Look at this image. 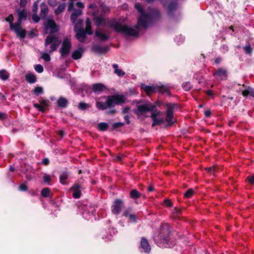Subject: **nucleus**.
Masks as SVG:
<instances>
[{"label": "nucleus", "instance_id": "16", "mask_svg": "<svg viewBox=\"0 0 254 254\" xmlns=\"http://www.w3.org/2000/svg\"><path fill=\"white\" fill-rule=\"evenodd\" d=\"M140 244L141 248L144 250L145 253H149L150 251L151 246L146 238L144 237L141 238Z\"/></svg>", "mask_w": 254, "mask_h": 254}, {"label": "nucleus", "instance_id": "7", "mask_svg": "<svg viewBox=\"0 0 254 254\" xmlns=\"http://www.w3.org/2000/svg\"><path fill=\"white\" fill-rule=\"evenodd\" d=\"M93 20L95 25L99 27L105 25L106 18L103 13L99 14V10H96L93 12Z\"/></svg>", "mask_w": 254, "mask_h": 254}, {"label": "nucleus", "instance_id": "63", "mask_svg": "<svg viewBox=\"0 0 254 254\" xmlns=\"http://www.w3.org/2000/svg\"><path fill=\"white\" fill-rule=\"evenodd\" d=\"M153 112L152 113L151 118H152V120H154V119H156L157 116L160 113L159 112H158L157 113L155 112V111H153Z\"/></svg>", "mask_w": 254, "mask_h": 254}, {"label": "nucleus", "instance_id": "12", "mask_svg": "<svg viewBox=\"0 0 254 254\" xmlns=\"http://www.w3.org/2000/svg\"><path fill=\"white\" fill-rule=\"evenodd\" d=\"M141 88L143 90L148 96L150 95L153 93L157 92V89H158V88L157 87V85H153L149 86L143 83L141 84Z\"/></svg>", "mask_w": 254, "mask_h": 254}, {"label": "nucleus", "instance_id": "50", "mask_svg": "<svg viewBox=\"0 0 254 254\" xmlns=\"http://www.w3.org/2000/svg\"><path fill=\"white\" fill-rule=\"evenodd\" d=\"M163 121L161 119H154L153 120V123L152 124V127H155L157 125H160L162 123Z\"/></svg>", "mask_w": 254, "mask_h": 254}, {"label": "nucleus", "instance_id": "29", "mask_svg": "<svg viewBox=\"0 0 254 254\" xmlns=\"http://www.w3.org/2000/svg\"><path fill=\"white\" fill-rule=\"evenodd\" d=\"M130 197L133 199H136L140 197L141 194L136 189L131 190L129 193Z\"/></svg>", "mask_w": 254, "mask_h": 254}, {"label": "nucleus", "instance_id": "37", "mask_svg": "<svg viewBox=\"0 0 254 254\" xmlns=\"http://www.w3.org/2000/svg\"><path fill=\"white\" fill-rule=\"evenodd\" d=\"M40 104L45 107H48L49 106L50 101L48 100L44 99L43 98H40L38 100Z\"/></svg>", "mask_w": 254, "mask_h": 254}, {"label": "nucleus", "instance_id": "38", "mask_svg": "<svg viewBox=\"0 0 254 254\" xmlns=\"http://www.w3.org/2000/svg\"><path fill=\"white\" fill-rule=\"evenodd\" d=\"M138 217L135 214H130L128 217V222L132 223H136Z\"/></svg>", "mask_w": 254, "mask_h": 254}, {"label": "nucleus", "instance_id": "17", "mask_svg": "<svg viewBox=\"0 0 254 254\" xmlns=\"http://www.w3.org/2000/svg\"><path fill=\"white\" fill-rule=\"evenodd\" d=\"M57 104L59 107L64 109L67 107L68 101L66 98L61 96L58 99Z\"/></svg>", "mask_w": 254, "mask_h": 254}, {"label": "nucleus", "instance_id": "42", "mask_svg": "<svg viewBox=\"0 0 254 254\" xmlns=\"http://www.w3.org/2000/svg\"><path fill=\"white\" fill-rule=\"evenodd\" d=\"M22 20V19L18 18L17 21L14 24L13 23V27L11 29L21 27Z\"/></svg>", "mask_w": 254, "mask_h": 254}, {"label": "nucleus", "instance_id": "64", "mask_svg": "<svg viewBox=\"0 0 254 254\" xmlns=\"http://www.w3.org/2000/svg\"><path fill=\"white\" fill-rule=\"evenodd\" d=\"M28 36L29 38H33V37L37 36V34H36L33 30H32L29 32Z\"/></svg>", "mask_w": 254, "mask_h": 254}, {"label": "nucleus", "instance_id": "27", "mask_svg": "<svg viewBox=\"0 0 254 254\" xmlns=\"http://www.w3.org/2000/svg\"><path fill=\"white\" fill-rule=\"evenodd\" d=\"M97 128L101 131H105L109 128V125L106 123L101 122L98 124Z\"/></svg>", "mask_w": 254, "mask_h": 254}, {"label": "nucleus", "instance_id": "8", "mask_svg": "<svg viewBox=\"0 0 254 254\" xmlns=\"http://www.w3.org/2000/svg\"><path fill=\"white\" fill-rule=\"evenodd\" d=\"M112 212L114 214H119L122 210L125 208L124 202L120 199H116L112 205Z\"/></svg>", "mask_w": 254, "mask_h": 254}, {"label": "nucleus", "instance_id": "28", "mask_svg": "<svg viewBox=\"0 0 254 254\" xmlns=\"http://www.w3.org/2000/svg\"><path fill=\"white\" fill-rule=\"evenodd\" d=\"M41 195L43 197H48L52 195V193L51 192L50 189L49 188H44L41 191Z\"/></svg>", "mask_w": 254, "mask_h": 254}, {"label": "nucleus", "instance_id": "34", "mask_svg": "<svg viewBox=\"0 0 254 254\" xmlns=\"http://www.w3.org/2000/svg\"><path fill=\"white\" fill-rule=\"evenodd\" d=\"M14 20L13 16L12 14H10L5 18V20L8 22L9 23V28L11 30V29L13 27V21Z\"/></svg>", "mask_w": 254, "mask_h": 254}, {"label": "nucleus", "instance_id": "36", "mask_svg": "<svg viewBox=\"0 0 254 254\" xmlns=\"http://www.w3.org/2000/svg\"><path fill=\"white\" fill-rule=\"evenodd\" d=\"M33 106L35 108L38 109V110L39 112H41L42 113H45L46 112L45 107H44V106H43V105H42L41 104H39L38 103H34L33 104Z\"/></svg>", "mask_w": 254, "mask_h": 254}, {"label": "nucleus", "instance_id": "51", "mask_svg": "<svg viewBox=\"0 0 254 254\" xmlns=\"http://www.w3.org/2000/svg\"><path fill=\"white\" fill-rule=\"evenodd\" d=\"M246 53L248 54H251L252 52V48H251L250 44L244 47Z\"/></svg>", "mask_w": 254, "mask_h": 254}, {"label": "nucleus", "instance_id": "6", "mask_svg": "<svg viewBox=\"0 0 254 254\" xmlns=\"http://www.w3.org/2000/svg\"><path fill=\"white\" fill-rule=\"evenodd\" d=\"M71 48V42L69 38H64L59 52L62 57H66L70 53Z\"/></svg>", "mask_w": 254, "mask_h": 254}, {"label": "nucleus", "instance_id": "43", "mask_svg": "<svg viewBox=\"0 0 254 254\" xmlns=\"http://www.w3.org/2000/svg\"><path fill=\"white\" fill-rule=\"evenodd\" d=\"M182 210L180 208H175L174 211L173 212V215L174 218H178L180 215L181 214Z\"/></svg>", "mask_w": 254, "mask_h": 254}, {"label": "nucleus", "instance_id": "48", "mask_svg": "<svg viewBox=\"0 0 254 254\" xmlns=\"http://www.w3.org/2000/svg\"><path fill=\"white\" fill-rule=\"evenodd\" d=\"M124 125V123L118 122L114 123L112 125V130L122 127Z\"/></svg>", "mask_w": 254, "mask_h": 254}, {"label": "nucleus", "instance_id": "53", "mask_svg": "<svg viewBox=\"0 0 254 254\" xmlns=\"http://www.w3.org/2000/svg\"><path fill=\"white\" fill-rule=\"evenodd\" d=\"M42 58L46 62H49L51 60V57L48 53H44L42 56Z\"/></svg>", "mask_w": 254, "mask_h": 254}, {"label": "nucleus", "instance_id": "35", "mask_svg": "<svg viewBox=\"0 0 254 254\" xmlns=\"http://www.w3.org/2000/svg\"><path fill=\"white\" fill-rule=\"evenodd\" d=\"M177 3L175 1H171L168 6V11L169 13H172L176 9Z\"/></svg>", "mask_w": 254, "mask_h": 254}, {"label": "nucleus", "instance_id": "26", "mask_svg": "<svg viewBox=\"0 0 254 254\" xmlns=\"http://www.w3.org/2000/svg\"><path fill=\"white\" fill-rule=\"evenodd\" d=\"M41 13L40 15L41 17H45L47 16L48 13V8L47 5L44 3L42 2L41 4Z\"/></svg>", "mask_w": 254, "mask_h": 254}, {"label": "nucleus", "instance_id": "54", "mask_svg": "<svg viewBox=\"0 0 254 254\" xmlns=\"http://www.w3.org/2000/svg\"><path fill=\"white\" fill-rule=\"evenodd\" d=\"M84 30L86 31V34L88 35H91L93 34L91 26H86L85 30Z\"/></svg>", "mask_w": 254, "mask_h": 254}, {"label": "nucleus", "instance_id": "13", "mask_svg": "<svg viewBox=\"0 0 254 254\" xmlns=\"http://www.w3.org/2000/svg\"><path fill=\"white\" fill-rule=\"evenodd\" d=\"M74 30L76 32L75 35L76 39L81 43H84L85 41L87 35L86 31L83 28H80L78 30L75 29Z\"/></svg>", "mask_w": 254, "mask_h": 254}, {"label": "nucleus", "instance_id": "47", "mask_svg": "<svg viewBox=\"0 0 254 254\" xmlns=\"http://www.w3.org/2000/svg\"><path fill=\"white\" fill-rule=\"evenodd\" d=\"M101 7L102 11L101 13H103L104 15L105 13L109 12L110 11V8L105 4H102L101 5Z\"/></svg>", "mask_w": 254, "mask_h": 254}, {"label": "nucleus", "instance_id": "20", "mask_svg": "<svg viewBox=\"0 0 254 254\" xmlns=\"http://www.w3.org/2000/svg\"><path fill=\"white\" fill-rule=\"evenodd\" d=\"M11 30L14 31L17 36L19 37L21 39H24L26 35V31L22 29V27L19 28H15Z\"/></svg>", "mask_w": 254, "mask_h": 254}, {"label": "nucleus", "instance_id": "40", "mask_svg": "<svg viewBox=\"0 0 254 254\" xmlns=\"http://www.w3.org/2000/svg\"><path fill=\"white\" fill-rule=\"evenodd\" d=\"M33 93L36 95H39L43 93V89L40 86L35 87L33 90Z\"/></svg>", "mask_w": 254, "mask_h": 254}, {"label": "nucleus", "instance_id": "56", "mask_svg": "<svg viewBox=\"0 0 254 254\" xmlns=\"http://www.w3.org/2000/svg\"><path fill=\"white\" fill-rule=\"evenodd\" d=\"M48 2L52 7L55 6L58 3L57 0H48Z\"/></svg>", "mask_w": 254, "mask_h": 254}, {"label": "nucleus", "instance_id": "4", "mask_svg": "<svg viewBox=\"0 0 254 254\" xmlns=\"http://www.w3.org/2000/svg\"><path fill=\"white\" fill-rule=\"evenodd\" d=\"M136 103V109H134V112L138 116L143 115L150 111H154L156 106L158 105L157 102L155 104H152L149 102L142 100H139Z\"/></svg>", "mask_w": 254, "mask_h": 254}, {"label": "nucleus", "instance_id": "52", "mask_svg": "<svg viewBox=\"0 0 254 254\" xmlns=\"http://www.w3.org/2000/svg\"><path fill=\"white\" fill-rule=\"evenodd\" d=\"M114 73L117 74L118 76H123L125 74V72H124L122 69H116L114 71Z\"/></svg>", "mask_w": 254, "mask_h": 254}, {"label": "nucleus", "instance_id": "30", "mask_svg": "<svg viewBox=\"0 0 254 254\" xmlns=\"http://www.w3.org/2000/svg\"><path fill=\"white\" fill-rule=\"evenodd\" d=\"M9 77V74L5 69H1L0 70V78L4 81H5L8 79Z\"/></svg>", "mask_w": 254, "mask_h": 254}, {"label": "nucleus", "instance_id": "19", "mask_svg": "<svg viewBox=\"0 0 254 254\" xmlns=\"http://www.w3.org/2000/svg\"><path fill=\"white\" fill-rule=\"evenodd\" d=\"M105 89V86L102 83H95L92 85V91L95 93H101Z\"/></svg>", "mask_w": 254, "mask_h": 254}, {"label": "nucleus", "instance_id": "15", "mask_svg": "<svg viewBox=\"0 0 254 254\" xmlns=\"http://www.w3.org/2000/svg\"><path fill=\"white\" fill-rule=\"evenodd\" d=\"M95 35L100 40L103 41V42L107 41L109 39V38H110L109 35L103 33L102 32L100 31L99 30H97L95 31Z\"/></svg>", "mask_w": 254, "mask_h": 254}, {"label": "nucleus", "instance_id": "62", "mask_svg": "<svg viewBox=\"0 0 254 254\" xmlns=\"http://www.w3.org/2000/svg\"><path fill=\"white\" fill-rule=\"evenodd\" d=\"M42 163L45 166H48L50 164V161L48 158H44L42 161Z\"/></svg>", "mask_w": 254, "mask_h": 254}, {"label": "nucleus", "instance_id": "5", "mask_svg": "<svg viewBox=\"0 0 254 254\" xmlns=\"http://www.w3.org/2000/svg\"><path fill=\"white\" fill-rule=\"evenodd\" d=\"M84 189L82 183L79 180H76L70 188V190L73 191L72 197L75 199L79 198L82 195L81 190Z\"/></svg>", "mask_w": 254, "mask_h": 254}, {"label": "nucleus", "instance_id": "31", "mask_svg": "<svg viewBox=\"0 0 254 254\" xmlns=\"http://www.w3.org/2000/svg\"><path fill=\"white\" fill-rule=\"evenodd\" d=\"M116 22L117 20L115 18H113L112 19L106 18L105 25H106L108 27L110 28H114Z\"/></svg>", "mask_w": 254, "mask_h": 254}, {"label": "nucleus", "instance_id": "33", "mask_svg": "<svg viewBox=\"0 0 254 254\" xmlns=\"http://www.w3.org/2000/svg\"><path fill=\"white\" fill-rule=\"evenodd\" d=\"M242 94L244 97H247L248 95L254 98V89L249 87L247 90L242 91Z\"/></svg>", "mask_w": 254, "mask_h": 254}, {"label": "nucleus", "instance_id": "24", "mask_svg": "<svg viewBox=\"0 0 254 254\" xmlns=\"http://www.w3.org/2000/svg\"><path fill=\"white\" fill-rule=\"evenodd\" d=\"M16 12L18 14V18L24 20L27 19V12L26 9H23L20 10V9H16Z\"/></svg>", "mask_w": 254, "mask_h": 254}, {"label": "nucleus", "instance_id": "44", "mask_svg": "<svg viewBox=\"0 0 254 254\" xmlns=\"http://www.w3.org/2000/svg\"><path fill=\"white\" fill-rule=\"evenodd\" d=\"M194 194V190L192 189H189L184 193V196L186 198L190 197Z\"/></svg>", "mask_w": 254, "mask_h": 254}, {"label": "nucleus", "instance_id": "2", "mask_svg": "<svg viewBox=\"0 0 254 254\" xmlns=\"http://www.w3.org/2000/svg\"><path fill=\"white\" fill-rule=\"evenodd\" d=\"M46 28L47 29L48 28H50V35L46 37L44 45L45 47H47L51 44L49 52L52 53L56 51L62 43V40L58 37L51 35L58 32L59 30V28L55 21L52 19L48 20Z\"/></svg>", "mask_w": 254, "mask_h": 254}, {"label": "nucleus", "instance_id": "32", "mask_svg": "<svg viewBox=\"0 0 254 254\" xmlns=\"http://www.w3.org/2000/svg\"><path fill=\"white\" fill-rule=\"evenodd\" d=\"M91 108V105L89 104L80 102L78 105V108L80 110L84 111L86 109Z\"/></svg>", "mask_w": 254, "mask_h": 254}, {"label": "nucleus", "instance_id": "39", "mask_svg": "<svg viewBox=\"0 0 254 254\" xmlns=\"http://www.w3.org/2000/svg\"><path fill=\"white\" fill-rule=\"evenodd\" d=\"M164 231H165V230H164V229L161 230V231L159 235V237L160 238V241H161V242L162 243H167V242L168 241V236L163 237L162 235L164 232Z\"/></svg>", "mask_w": 254, "mask_h": 254}, {"label": "nucleus", "instance_id": "11", "mask_svg": "<svg viewBox=\"0 0 254 254\" xmlns=\"http://www.w3.org/2000/svg\"><path fill=\"white\" fill-rule=\"evenodd\" d=\"M108 46L101 47L99 45H93L91 47V51L96 54H104L109 51Z\"/></svg>", "mask_w": 254, "mask_h": 254}, {"label": "nucleus", "instance_id": "23", "mask_svg": "<svg viewBox=\"0 0 254 254\" xmlns=\"http://www.w3.org/2000/svg\"><path fill=\"white\" fill-rule=\"evenodd\" d=\"M25 80L28 83L33 84L37 81V78L35 74L28 73L25 75Z\"/></svg>", "mask_w": 254, "mask_h": 254}, {"label": "nucleus", "instance_id": "60", "mask_svg": "<svg viewBox=\"0 0 254 254\" xmlns=\"http://www.w3.org/2000/svg\"><path fill=\"white\" fill-rule=\"evenodd\" d=\"M72 13L78 17L81 14L82 10L80 9H74V11Z\"/></svg>", "mask_w": 254, "mask_h": 254}, {"label": "nucleus", "instance_id": "1", "mask_svg": "<svg viewBox=\"0 0 254 254\" xmlns=\"http://www.w3.org/2000/svg\"><path fill=\"white\" fill-rule=\"evenodd\" d=\"M135 7L140 13V15L137 25L134 28L128 27V36L137 37L139 27L146 28L149 23L158 21L161 18V12L157 8L148 7L144 9L140 3L135 4Z\"/></svg>", "mask_w": 254, "mask_h": 254}, {"label": "nucleus", "instance_id": "9", "mask_svg": "<svg viewBox=\"0 0 254 254\" xmlns=\"http://www.w3.org/2000/svg\"><path fill=\"white\" fill-rule=\"evenodd\" d=\"M176 106V104L173 103H170L166 105L168 109L166 112L167 116L166 117V121L168 123L172 124L173 123L172 120L174 117V110Z\"/></svg>", "mask_w": 254, "mask_h": 254}, {"label": "nucleus", "instance_id": "3", "mask_svg": "<svg viewBox=\"0 0 254 254\" xmlns=\"http://www.w3.org/2000/svg\"><path fill=\"white\" fill-rule=\"evenodd\" d=\"M126 97L124 95L115 94L106 96V101L104 102L97 101L96 107L100 110L114 108L116 105H121L125 103Z\"/></svg>", "mask_w": 254, "mask_h": 254}, {"label": "nucleus", "instance_id": "22", "mask_svg": "<svg viewBox=\"0 0 254 254\" xmlns=\"http://www.w3.org/2000/svg\"><path fill=\"white\" fill-rule=\"evenodd\" d=\"M83 52L82 48H79L78 49L73 51L71 55V57L75 60H77L82 57V53Z\"/></svg>", "mask_w": 254, "mask_h": 254}, {"label": "nucleus", "instance_id": "61", "mask_svg": "<svg viewBox=\"0 0 254 254\" xmlns=\"http://www.w3.org/2000/svg\"><path fill=\"white\" fill-rule=\"evenodd\" d=\"M77 17L71 13L70 16V19L72 23H74L77 20Z\"/></svg>", "mask_w": 254, "mask_h": 254}, {"label": "nucleus", "instance_id": "49", "mask_svg": "<svg viewBox=\"0 0 254 254\" xmlns=\"http://www.w3.org/2000/svg\"><path fill=\"white\" fill-rule=\"evenodd\" d=\"M28 187L26 184L23 183L19 186L18 190L21 191H25L27 190Z\"/></svg>", "mask_w": 254, "mask_h": 254}, {"label": "nucleus", "instance_id": "25", "mask_svg": "<svg viewBox=\"0 0 254 254\" xmlns=\"http://www.w3.org/2000/svg\"><path fill=\"white\" fill-rule=\"evenodd\" d=\"M65 8V3L64 2L60 4L57 8L55 10V14L56 15H59L63 12H64Z\"/></svg>", "mask_w": 254, "mask_h": 254}, {"label": "nucleus", "instance_id": "59", "mask_svg": "<svg viewBox=\"0 0 254 254\" xmlns=\"http://www.w3.org/2000/svg\"><path fill=\"white\" fill-rule=\"evenodd\" d=\"M116 110L115 109H114L113 108L110 109L109 110L106 111V114L107 115H114L116 113Z\"/></svg>", "mask_w": 254, "mask_h": 254}, {"label": "nucleus", "instance_id": "41", "mask_svg": "<svg viewBox=\"0 0 254 254\" xmlns=\"http://www.w3.org/2000/svg\"><path fill=\"white\" fill-rule=\"evenodd\" d=\"M182 87L186 91H189L191 89L192 86L190 82H185L183 83Z\"/></svg>", "mask_w": 254, "mask_h": 254}, {"label": "nucleus", "instance_id": "46", "mask_svg": "<svg viewBox=\"0 0 254 254\" xmlns=\"http://www.w3.org/2000/svg\"><path fill=\"white\" fill-rule=\"evenodd\" d=\"M34 69L38 73H42L44 71L43 67L40 64L35 65Z\"/></svg>", "mask_w": 254, "mask_h": 254}, {"label": "nucleus", "instance_id": "45", "mask_svg": "<svg viewBox=\"0 0 254 254\" xmlns=\"http://www.w3.org/2000/svg\"><path fill=\"white\" fill-rule=\"evenodd\" d=\"M43 181L47 183L48 185H50V182L51 181V178L49 175L47 174H45L43 176Z\"/></svg>", "mask_w": 254, "mask_h": 254}, {"label": "nucleus", "instance_id": "55", "mask_svg": "<svg viewBox=\"0 0 254 254\" xmlns=\"http://www.w3.org/2000/svg\"><path fill=\"white\" fill-rule=\"evenodd\" d=\"M126 156L123 154H120L117 156L116 160L118 162H121L123 159L125 158Z\"/></svg>", "mask_w": 254, "mask_h": 254}, {"label": "nucleus", "instance_id": "18", "mask_svg": "<svg viewBox=\"0 0 254 254\" xmlns=\"http://www.w3.org/2000/svg\"><path fill=\"white\" fill-rule=\"evenodd\" d=\"M158 88L157 89V92H161V93L166 94L168 96H171V94L170 91V87L166 85H157Z\"/></svg>", "mask_w": 254, "mask_h": 254}, {"label": "nucleus", "instance_id": "10", "mask_svg": "<svg viewBox=\"0 0 254 254\" xmlns=\"http://www.w3.org/2000/svg\"><path fill=\"white\" fill-rule=\"evenodd\" d=\"M213 76H215L217 79L221 80L226 79L228 76V71L225 68H218L215 72L213 73Z\"/></svg>", "mask_w": 254, "mask_h": 254}, {"label": "nucleus", "instance_id": "57", "mask_svg": "<svg viewBox=\"0 0 254 254\" xmlns=\"http://www.w3.org/2000/svg\"><path fill=\"white\" fill-rule=\"evenodd\" d=\"M7 114L4 112H0V120L3 121L7 118Z\"/></svg>", "mask_w": 254, "mask_h": 254}, {"label": "nucleus", "instance_id": "58", "mask_svg": "<svg viewBox=\"0 0 254 254\" xmlns=\"http://www.w3.org/2000/svg\"><path fill=\"white\" fill-rule=\"evenodd\" d=\"M32 20L35 22L38 23L40 20V17L36 14H34L32 15Z\"/></svg>", "mask_w": 254, "mask_h": 254}, {"label": "nucleus", "instance_id": "21", "mask_svg": "<svg viewBox=\"0 0 254 254\" xmlns=\"http://www.w3.org/2000/svg\"><path fill=\"white\" fill-rule=\"evenodd\" d=\"M69 176V173L66 171L62 172L60 175V182L64 185L66 184V180Z\"/></svg>", "mask_w": 254, "mask_h": 254}, {"label": "nucleus", "instance_id": "14", "mask_svg": "<svg viewBox=\"0 0 254 254\" xmlns=\"http://www.w3.org/2000/svg\"><path fill=\"white\" fill-rule=\"evenodd\" d=\"M113 29L117 33H122L127 35V25H123L117 21Z\"/></svg>", "mask_w": 254, "mask_h": 254}]
</instances>
